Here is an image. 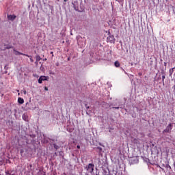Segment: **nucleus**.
I'll return each instance as SVG.
<instances>
[{"instance_id":"23","label":"nucleus","mask_w":175,"mask_h":175,"mask_svg":"<svg viewBox=\"0 0 175 175\" xmlns=\"http://www.w3.org/2000/svg\"><path fill=\"white\" fill-rule=\"evenodd\" d=\"M173 88H174V90L175 91V85H174Z\"/></svg>"},{"instance_id":"7","label":"nucleus","mask_w":175,"mask_h":175,"mask_svg":"<svg viewBox=\"0 0 175 175\" xmlns=\"http://www.w3.org/2000/svg\"><path fill=\"white\" fill-rule=\"evenodd\" d=\"M114 66H116V68H120V66H121V64H120V62L116 61L114 63Z\"/></svg>"},{"instance_id":"4","label":"nucleus","mask_w":175,"mask_h":175,"mask_svg":"<svg viewBox=\"0 0 175 175\" xmlns=\"http://www.w3.org/2000/svg\"><path fill=\"white\" fill-rule=\"evenodd\" d=\"M46 80H47V77L41 76V77H40V78L38 79V83H39V84H42V83H43V81H46Z\"/></svg>"},{"instance_id":"6","label":"nucleus","mask_w":175,"mask_h":175,"mask_svg":"<svg viewBox=\"0 0 175 175\" xmlns=\"http://www.w3.org/2000/svg\"><path fill=\"white\" fill-rule=\"evenodd\" d=\"M15 55H25V57H29V55H27V54H24L21 52H19L18 51H15Z\"/></svg>"},{"instance_id":"27","label":"nucleus","mask_w":175,"mask_h":175,"mask_svg":"<svg viewBox=\"0 0 175 175\" xmlns=\"http://www.w3.org/2000/svg\"><path fill=\"white\" fill-rule=\"evenodd\" d=\"M166 2H169V0H165Z\"/></svg>"},{"instance_id":"2","label":"nucleus","mask_w":175,"mask_h":175,"mask_svg":"<svg viewBox=\"0 0 175 175\" xmlns=\"http://www.w3.org/2000/svg\"><path fill=\"white\" fill-rule=\"evenodd\" d=\"M94 167H95V165L93 163H89L86 167L85 169L88 173H90L92 174L94 172Z\"/></svg>"},{"instance_id":"15","label":"nucleus","mask_w":175,"mask_h":175,"mask_svg":"<svg viewBox=\"0 0 175 175\" xmlns=\"http://www.w3.org/2000/svg\"><path fill=\"white\" fill-rule=\"evenodd\" d=\"M29 58H30L31 62H33V59H32V56H29Z\"/></svg>"},{"instance_id":"3","label":"nucleus","mask_w":175,"mask_h":175,"mask_svg":"<svg viewBox=\"0 0 175 175\" xmlns=\"http://www.w3.org/2000/svg\"><path fill=\"white\" fill-rule=\"evenodd\" d=\"M107 41L109 43H116V38H114V36L110 35L107 38Z\"/></svg>"},{"instance_id":"16","label":"nucleus","mask_w":175,"mask_h":175,"mask_svg":"<svg viewBox=\"0 0 175 175\" xmlns=\"http://www.w3.org/2000/svg\"><path fill=\"white\" fill-rule=\"evenodd\" d=\"M174 68H172V69H170V73L172 75L173 73V70H174Z\"/></svg>"},{"instance_id":"21","label":"nucleus","mask_w":175,"mask_h":175,"mask_svg":"<svg viewBox=\"0 0 175 175\" xmlns=\"http://www.w3.org/2000/svg\"><path fill=\"white\" fill-rule=\"evenodd\" d=\"M77 148L78 149H80V145H77Z\"/></svg>"},{"instance_id":"28","label":"nucleus","mask_w":175,"mask_h":175,"mask_svg":"<svg viewBox=\"0 0 175 175\" xmlns=\"http://www.w3.org/2000/svg\"><path fill=\"white\" fill-rule=\"evenodd\" d=\"M164 66H166V63H164Z\"/></svg>"},{"instance_id":"12","label":"nucleus","mask_w":175,"mask_h":175,"mask_svg":"<svg viewBox=\"0 0 175 175\" xmlns=\"http://www.w3.org/2000/svg\"><path fill=\"white\" fill-rule=\"evenodd\" d=\"M166 168L170 170V169H172V167L170 166V165L167 164V165H166Z\"/></svg>"},{"instance_id":"10","label":"nucleus","mask_w":175,"mask_h":175,"mask_svg":"<svg viewBox=\"0 0 175 175\" xmlns=\"http://www.w3.org/2000/svg\"><path fill=\"white\" fill-rule=\"evenodd\" d=\"M165 79H166V76L162 75V83H163V84H165Z\"/></svg>"},{"instance_id":"24","label":"nucleus","mask_w":175,"mask_h":175,"mask_svg":"<svg viewBox=\"0 0 175 175\" xmlns=\"http://www.w3.org/2000/svg\"><path fill=\"white\" fill-rule=\"evenodd\" d=\"M44 61H47V59L46 58L44 59Z\"/></svg>"},{"instance_id":"1","label":"nucleus","mask_w":175,"mask_h":175,"mask_svg":"<svg viewBox=\"0 0 175 175\" xmlns=\"http://www.w3.org/2000/svg\"><path fill=\"white\" fill-rule=\"evenodd\" d=\"M172 129H173V124L170 123L163 131V133H172Z\"/></svg>"},{"instance_id":"14","label":"nucleus","mask_w":175,"mask_h":175,"mask_svg":"<svg viewBox=\"0 0 175 175\" xmlns=\"http://www.w3.org/2000/svg\"><path fill=\"white\" fill-rule=\"evenodd\" d=\"M22 92H23L24 95H27V90H22Z\"/></svg>"},{"instance_id":"9","label":"nucleus","mask_w":175,"mask_h":175,"mask_svg":"<svg viewBox=\"0 0 175 175\" xmlns=\"http://www.w3.org/2000/svg\"><path fill=\"white\" fill-rule=\"evenodd\" d=\"M36 58V64H38V62H39V61L42 59V57H40V55H37Z\"/></svg>"},{"instance_id":"20","label":"nucleus","mask_w":175,"mask_h":175,"mask_svg":"<svg viewBox=\"0 0 175 175\" xmlns=\"http://www.w3.org/2000/svg\"><path fill=\"white\" fill-rule=\"evenodd\" d=\"M6 49H12V46H7V48Z\"/></svg>"},{"instance_id":"19","label":"nucleus","mask_w":175,"mask_h":175,"mask_svg":"<svg viewBox=\"0 0 175 175\" xmlns=\"http://www.w3.org/2000/svg\"><path fill=\"white\" fill-rule=\"evenodd\" d=\"M51 55H52V57H54V53L53 52H51Z\"/></svg>"},{"instance_id":"26","label":"nucleus","mask_w":175,"mask_h":175,"mask_svg":"<svg viewBox=\"0 0 175 175\" xmlns=\"http://www.w3.org/2000/svg\"><path fill=\"white\" fill-rule=\"evenodd\" d=\"M115 109H120V107H115Z\"/></svg>"},{"instance_id":"29","label":"nucleus","mask_w":175,"mask_h":175,"mask_svg":"<svg viewBox=\"0 0 175 175\" xmlns=\"http://www.w3.org/2000/svg\"><path fill=\"white\" fill-rule=\"evenodd\" d=\"M116 1H118V0H116Z\"/></svg>"},{"instance_id":"18","label":"nucleus","mask_w":175,"mask_h":175,"mask_svg":"<svg viewBox=\"0 0 175 175\" xmlns=\"http://www.w3.org/2000/svg\"><path fill=\"white\" fill-rule=\"evenodd\" d=\"M55 65H56V66H59V63L57 62V63L55 64Z\"/></svg>"},{"instance_id":"11","label":"nucleus","mask_w":175,"mask_h":175,"mask_svg":"<svg viewBox=\"0 0 175 175\" xmlns=\"http://www.w3.org/2000/svg\"><path fill=\"white\" fill-rule=\"evenodd\" d=\"M53 147L55 150H58V148H59V147L55 144H53Z\"/></svg>"},{"instance_id":"17","label":"nucleus","mask_w":175,"mask_h":175,"mask_svg":"<svg viewBox=\"0 0 175 175\" xmlns=\"http://www.w3.org/2000/svg\"><path fill=\"white\" fill-rule=\"evenodd\" d=\"M44 90L45 91H49V88L47 87H44Z\"/></svg>"},{"instance_id":"8","label":"nucleus","mask_w":175,"mask_h":175,"mask_svg":"<svg viewBox=\"0 0 175 175\" xmlns=\"http://www.w3.org/2000/svg\"><path fill=\"white\" fill-rule=\"evenodd\" d=\"M18 103H20V105H23V103H24V98L19 97L18 98Z\"/></svg>"},{"instance_id":"22","label":"nucleus","mask_w":175,"mask_h":175,"mask_svg":"<svg viewBox=\"0 0 175 175\" xmlns=\"http://www.w3.org/2000/svg\"><path fill=\"white\" fill-rule=\"evenodd\" d=\"M85 107H86L87 109H90V107H87V105H85Z\"/></svg>"},{"instance_id":"13","label":"nucleus","mask_w":175,"mask_h":175,"mask_svg":"<svg viewBox=\"0 0 175 175\" xmlns=\"http://www.w3.org/2000/svg\"><path fill=\"white\" fill-rule=\"evenodd\" d=\"M23 120H24L25 121H27V118L25 115H23Z\"/></svg>"},{"instance_id":"5","label":"nucleus","mask_w":175,"mask_h":175,"mask_svg":"<svg viewBox=\"0 0 175 175\" xmlns=\"http://www.w3.org/2000/svg\"><path fill=\"white\" fill-rule=\"evenodd\" d=\"M17 16L16 15H8V20H10V21H14Z\"/></svg>"},{"instance_id":"25","label":"nucleus","mask_w":175,"mask_h":175,"mask_svg":"<svg viewBox=\"0 0 175 175\" xmlns=\"http://www.w3.org/2000/svg\"><path fill=\"white\" fill-rule=\"evenodd\" d=\"M64 2H68V0H64Z\"/></svg>"}]
</instances>
